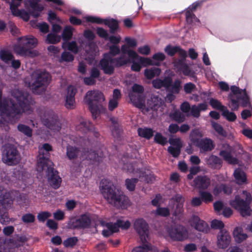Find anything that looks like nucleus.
Wrapping results in <instances>:
<instances>
[{"mask_svg":"<svg viewBox=\"0 0 252 252\" xmlns=\"http://www.w3.org/2000/svg\"><path fill=\"white\" fill-rule=\"evenodd\" d=\"M0 90V98L1 96ZM11 95L16 101V103L12 98L0 100V127L5 130L9 129V122L15 123L19 118L18 116L23 112L30 113L31 110L29 95L27 93L20 91L17 89L12 91Z\"/></svg>","mask_w":252,"mask_h":252,"instance_id":"f257e3e1","label":"nucleus"},{"mask_svg":"<svg viewBox=\"0 0 252 252\" xmlns=\"http://www.w3.org/2000/svg\"><path fill=\"white\" fill-rule=\"evenodd\" d=\"M132 92L129 94L131 102L137 107L141 109L143 113L146 114L150 110H158L162 109L163 101L157 96H153L148 99L146 104L145 100L142 96L144 91L143 87L138 84H134L132 87Z\"/></svg>","mask_w":252,"mask_h":252,"instance_id":"f03ea898","label":"nucleus"},{"mask_svg":"<svg viewBox=\"0 0 252 252\" xmlns=\"http://www.w3.org/2000/svg\"><path fill=\"white\" fill-rule=\"evenodd\" d=\"M100 189L109 203L115 207L123 209L126 208L128 205L129 200L127 197L108 180L104 179L101 181Z\"/></svg>","mask_w":252,"mask_h":252,"instance_id":"7ed1b4c3","label":"nucleus"},{"mask_svg":"<svg viewBox=\"0 0 252 252\" xmlns=\"http://www.w3.org/2000/svg\"><path fill=\"white\" fill-rule=\"evenodd\" d=\"M38 43L37 39L33 35H26L17 39L13 49L16 53L21 56L33 58L39 54L37 50L33 49Z\"/></svg>","mask_w":252,"mask_h":252,"instance_id":"20e7f679","label":"nucleus"},{"mask_svg":"<svg viewBox=\"0 0 252 252\" xmlns=\"http://www.w3.org/2000/svg\"><path fill=\"white\" fill-rule=\"evenodd\" d=\"M152 84L156 89L164 88L168 92L166 98L170 102L174 99L175 94L179 93L182 88V82L179 79L173 82L172 78L170 76L165 77L163 79H156L152 81Z\"/></svg>","mask_w":252,"mask_h":252,"instance_id":"39448f33","label":"nucleus"},{"mask_svg":"<svg viewBox=\"0 0 252 252\" xmlns=\"http://www.w3.org/2000/svg\"><path fill=\"white\" fill-rule=\"evenodd\" d=\"M231 93L228 95L230 100L229 107L232 111L237 110L239 106L243 107L251 106L250 98L246 89H240L235 86L231 87Z\"/></svg>","mask_w":252,"mask_h":252,"instance_id":"423d86ee","label":"nucleus"},{"mask_svg":"<svg viewBox=\"0 0 252 252\" xmlns=\"http://www.w3.org/2000/svg\"><path fill=\"white\" fill-rule=\"evenodd\" d=\"M252 200L251 193L246 191H243L240 194L236 195L234 199L231 200L229 204L242 217H246L250 216L251 214L252 210L250 205Z\"/></svg>","mask_w":252,"mask_h":252,"instance_id":"0eeeda50","label":"nucleus"},{"mask_svg":"<svg viewBox=\"0 0 252 252\" xmlns=\"http://www.w3.org/2000/svg\"><path fill=\"white\" fill-rule=\"evenodd\" d=\"M129 60L126 54H123L116 58L110 57L109 54H105L104 58L100 62V65L104 73L111 74L113 73L115 67H120L127 64Z\"/></svg>","mask_w":252,"mask_h":252,"instance_id":"6e6552de","label":"nucleus"},{"mask_svg":"<svg viewBox=\"0 0 252 252\" xmlns=\"http://www.w3.org/2000/svg\"><path fill=\"white\" fill-rule=\"evenodd\" d=\"M52 150V146L47 143L44 144L39 147V155L37 158L36 165L37 171H43L46 168L45 167L48 166V169L51 170L52 166H53V162L47 158L49 152Z\"/></svg>","mask_w":252,"mask_h":252,"instance_id":"1a4fd4ad","label":"nucleus"},{"mask_svg":"<svg viewBox=\"0 0 252 252\" xmlns=\"http://www.w3.org/2000/svg\"><path fill=\"white\" fill-rule=\"evenodd\" d=\"M32 82L28 83V86L35 91L38 88L46 87L51 81L49 73L42 70L34 71L32 74Z\"/></svg>","mask_w":252,"mask_h":252,"instance_id":"9d476101","label":"nucleus"},{"mask_svg":"<svg viewBox=\"0 0 252 252\" xmlns=\"http://www.w3.org/2000/svg\"><path fill=\"white\" fill-rule=\"evenodd\" d=\"M84 36L85 38V41L81 43V46H84L87 54L86 60L90 63L92 64L94 60V34L93 32L86 30L84 32Z\"/></svg>","mask_w":252,"mask_h":252,"instance_id":"9b49d317","label":"nucleus"},{"mask_svg":"<svg viewBox=\"0 0 252 252\" xmlns=\"http://www.w3.org/2000/svg\"><path fill=\"white\" fill-rule=\"evenodd\" d=\"M3 153V161L9 165H15L19 162L21 157L16 148L12 145L7 144L5 146Z\"/></svg>","mask_w":252,"mask_h":252,"instance_id":"f8f14e48","label":"nucleus"},{"mask_svg":"<svg viewBox=\"0 0 252 252\" xmlns=\"http://www.w3.org/2000/svg\"><path fill=\"white\" fill-rule=\"evenodd\" d=\"M166 231L170 238L175 241H182L189 237L187 229L181 225L172 226L166 228Z\"/></svg>","mask_w":252,"mask_h":252,"instance_id":"ddd939ff","label":"nucleus"},{"mask_svg":"<svg viewBox=\"0 0 252 252\" xmlns=\"http://www.w3.org/2000/svg\"><path fill=\"white\" fill-rule=\"evenodd\" d=\"M92 217L89 214L81 215L79 218H72L68 222V226L70 228H85L90 226Z\"/></svg>","mask_w":252,"mask_h":252,"instance_id":"4468645a","label":"nucleus"},{"mask_svg":"<svg viewBox=\"0 0 252 252\" xmlns=\"http://www.w3.org/2000/svg\"><path fill=\"white\" fill-rule=\"evenodd\" d=\"M44 168L46 169L43 171H37L41 173L42 176H45L47 178L49 183L53 188H59L61 185L62 180L57 172L54 170L53 166H52L51 170L48 169V166L45 167Z\"/></svg>","mask_w":252,"mask_h":252,"instance_id":"2eb2a0df","label":"nucleus"},{"mask_svg":"<svg viewBox=\"0 0 252 252\" xmlns=\"http://www.w3.org/2000/svg\"><path fill=\"white\" fill-rule=\"evenodd\" d=\"M121 50L122 53L123 54H127L130 58L137 59V61L140 62L142 66H146L154 64L151 59L140 57L136 52L132 49H129L125 44L121 46Z\"/></svg>","mask_w":252,"mask_h":252,"instance_id":"dca6fc26","label":"nucleus"},{"mask_svg":"<svg viewBox=\"0 0 252 252\" xmlns=\"http://www.w3.org/2000/svg\"><path fill=\"white\" fill-rule=\"evenodd\" d=\"M134 228L139 234L143 243L146 241L148 236V224L143 219H136L133 223Z\"/></svg>","mask_w":252,"mask_h":252,"instance_id":"f3484780","label":"nucleus"},{"mask_svg":"<svg viewBox=\"0 0 252 252\" xmlns=\"http://www.w3.org/2000/svg\"><path fill=\"white\" fill-rule=\"evenodd\" d=\"M222 149L220 153V155L228 163L232 164L237 163V159L233 157L234 153V148L228 144L224 143L222 145Z\"/></svg>","mask_w":252,"mask_h":252,"instance_id":"a211bd4d","label":"nucleus"},{"mask_svg":"<svg viewBox=\"0 0 252 252\" xmlns=\"http://www.w3.org/2000/svg\"><path fill=\"white\" fill-rule=\"evenodd\" d=\"M231 236L225 229L220 230L217 236V245L219 248L224 249L231 242Z\"/></svg>","mask_w":252,"mask_h":252,"instance_id":"6ab92c4d","label":"nucleus"},{"mask_svg":"<svg viewBox=\"0 0 252 252\" xmlns=\"http://www.w3.org/2000/svg\"><path fill=\"white\" fill-rule=\"evenodd\" d=\"M189 223L192 227L198 231L208 233L210 230L208 224L204 220H200L198 216H192L189 220Z\"/></svg>","mask_w":252,"mask_h":252,"instance_id":"aec40b11","label":"nucleus"},{"mask_svg":"<svg viewBox=\"0 0 252 252\" xmlns=\"http://www.w3.org/2000/svg\"><path fill=\"white\" fill-rule=\"evenodd\" d=\"M43 123L49 129L50 134L54 135L55 133L59 131L61 129V125L57 121L56 116L52 115L43 120Z\"/></svg>","mask_w":252,"mask_h":252,"instance_id":"412c9836","label":"nucleus"},{"mask_svg":"<svg viewBox=\"0 0 252 252\" xmlns=\"http://www.w3.org/2000/svg\"><path fill=\"white\" fill-rule=\"evenodd\" d=\"M169 143L172 145L168 149V152L174 157H178L181 152L182 142L180 138L171 137L169 140Z\"/></svg>","mask_w":252,"mask_h":252,"instance_id":"4be33fe9","label":"nucleus"},{"mask_svg":"<svg viewBox=\"0 0 252 252\" xmlns=\"http://www.w3.org/2000/svg\"><path fill=\"white\" fill-rule=\"evenodd\" d=\"M173 200H174L176 204V209L173 213V215L176 219L179 220L183 216L184 212L183 206L185 199L182 196L177 194L175 196Z\"/></svg>","mask_w":252,"mask_h":252,"instance_id":"5701e85b","label":"nucleus"},{"mask_svg":"<svg viewBox=\"0 0 252 252\" xmlns=\"http://www.w3.org/2000/svg\"><path fill=\"white\" fill-rule=\"evenodd\" d=\"M76 93V88L72 85L69 86L66 90L65 95V107L67 109H73L75 107V102L74 96Z\"/></svg>","mask_w":252,"mask_h":252,"instance_id":"b1692460","label":"nucleus"},{"mask_svg":"<svg viewBox=\"0 0 252 252\" xmlns=\"http://www.w3.org/2000/svg\"><path fill=\"white\" fill-rule=\"evenodd\" d=\"M25 6L27 8L32 10L31 15L34 17H37L40 12L43 9V5L39 3L38 0H28L25 1Z\"/></svg>","mask_w":252,"mask_h":252,"instance_id":"393cba45","label":"nucleus"},{"mask_svg":"<svg viewBox=\"0 0 252 252\" xmlns=\"http://www.w3.org/2000/svg\"><path fill=\"white\" fill-rule=\"evenodd\" d=\"M104 24L107 26L110 29V32L112 33H116L119 29V24L117 20L113 18L101 19L99 17H95V24Z\"/></svg>","mask_w":252,"mask_h":252,"instance_id":"a878e982","label":"nucleus"},{"mask_svg":"<svg viewBox=\"0 0 252 252\" xmlns=\"http://www.w3.org/2000/svg\"><path fill=\"white\" fill-rule=\"evenodd\" d=\"M12 203L10 193L0 186V207L9 208Z\"/></svg>","mask_w":252,"mask_h":252,"instance_id":"bb28decb","label":"nucleus"},{"mask_svg":"<svg viewBox=\"0 0 252 252\" xmlns=\"http://www.w3.org/2000/svg\"><path fill=\"white\" fill-rule=\"evenodd\" d=\"M105 97L103 94L99 91L95 92V115L97 112L103 113L105 112L103 102Z\"/></svg>","mask_w":252,"mask_h":252,"instance_id":"cd10ccee","label":"nucleus"},{"mask_svg":"<svg viewBox=\"0 0 252 252\" xmlns=\"http://www.w3.org/2000/svg\"><path fill=\"white\" fill-rule=\"evenodd\" d=\"M196 146L200 148L201 152L211 151L215 147L213 141L211 139L207 138L201 139Z\"/></svg>","mask_w":252,"mask_h":252,"instance_id":"c85d7f7f","label":"nucleus"},{"mask_svg":"<svg viewBox=\"0 0 252 252\" xmlns=\"http://www.w3.org/2000/svg\"><path fill=\"white\" fill-rule=\"evenodd\" d=\"M94 92L93 91H88L85 96L84 102L91 112L93 116L94 114Z\"/></svg>","mask_w":252,"mask_h":252,"instance_id":"c756f323","label":"nucleus"},{"mask_svg":"<svg viewBox=\"0 0 252 252\" xmlns=\"http://www.w3.org/2000/svg\"><path fill=\"white\" fill-rule=\"evenodd\" d=\"M233 176L235 182L238 185H244L248 183V180L246 174L240 168L236 169L234 173Z\"/></svg>","mask_w":252,"mask_h":252,"instance_id":"7c9ffc66","label":"nucleus"},{"mask_svg":"<svg viewBox=\"0 0 252 252\" xmlns=\"http://www.w3.org/2000/svg\"><path fill=\"white\" fill-rule=\"evenodd\" d=\"M193 186L199 189H207L210 185V180L206 176H198L193 181Z\"/></svg>","mask_w":252,"mask_h":252,"instance_id":"2f4dec72","label":"nucleus"},{"mask_svg":"<svg viewBox=\"0 0 252 252\" xmlns=\"http://www.w3.org/2000/svg\"><path fill=\"white\" fill-rule=\"evenodd\" d=\"M175 66L182 71L185 75L193 76V72L190 69L189 66L183 60L176 61Z\"/></svg>","mask_w":252,"mask_h":252,"instance_id":"473e14b6","label":"nucleus"},{"mask_svg":"<svg viewBox=\"0 0 252 252\" xmlns=\"http://www.w3.org/2000/svg\"><path fill=\"white\" fill-rule=\"evenodd\" d=\"M27 240L25 236H17L16 240L9 239L5 242V244L7 245L8 249L18 247Z\"/></svg>","mask_w":252,"mask_h":252,"instance_id":"72a5a7b5","label":"nucleus"},{"mask_svg":"<svg viewBox=\"0 0 252 252\" xmlns=\"http://www.w3.org/2000/svg\"><path fill=\"white\" fill-rule=\"evenodd\" d=\"M233 236L235 241L237 243H241L246 240L248 237L247 235L243 232L241 227H237L233 231Z\"/></svg>","mask_w":252,"mask_h":252,"instance_id":"f704fd0d","label":"nucleus"},{"mask_svg":"<svg viewBox=\"0 0 252 252\" xmlns=\"http://www.w3.org/2000/svg\"><path fill=\"white\" fill-rule=\"evenodd\" d=\"M62 48L64 50H68L73 53L76 54L80 51V48L78 46L76 41L71 42L63 41L62 43Z\"/></svg>","mask_w":252,"mask_h":252,"instance_id":"c9c22d12","label":"nucleus"},{"mask_svg":"<svg viewBox=\"0 0 252 252\" xmlns=\"http://www.w3.org/2000/svg\"><path fill=\"white\" fill-rule=\"evenodd\" d=\"M161 73V70L156 67L146 69L144 71V75L148 79H152L155 76H158Z\"/></svg>","mask_w":252,"mask_h":252,"instance_id":"e433bc0d","label":"nucleus"},{"mask_svg":"<svg viewBox=\"0 0 252 252\" xmlns=\"http://www.w3.org/2000/svg\"><path fill=\"white\" fill-rule=\"evenodd\" d=\"M127 160V158L123 157L121 161L119 162V166L124 170H127L129 172H134V165L131 164V163H128Z\"/></svg>","mask_w":252,"mask_h":252,"instance_id":"4c0bfd02","label":"nucleus"},{"mask_svg":"<svg viewBox=\"0 0 252 252\" xmlns=\"http://www.w3.org/2000/svg\"><path fill=\"white\" fill-rule=\"evenodd\" d=\"M203 135L201 131L199 129H194L192 130L190 133L189 138L190 141L194 144L197 145L199 143L201 138Z\"/></svg>","mask_w":252,"mask_h":252,"instance_id":"58836bf2","label":"nucleus"},{"mask_svg":"<svg viewBox=\"0 0 252 252\" xmlns=\"http://www.w3.org/2000/svg\"><path fill=\"white\" fill-rule=\"evenodd\" d=\"M186 18L187 22L191 25L198 26L200 24L199 19L190 11H186Z\"/></svg>","mask_w":252,"mask_h":252,"instance_id":"ea45409f","label":"nucleus"},{"mask_svg":"<svg viewBox=\"0 0 252 252\" xmlns=\"http://www.w3.org/2000/svg\"><path fill=\"white\" fill-rule=\"evenodd\" d=\"M106 227L107 229H104L102 231V234L105 237H108L113 233L118 231V225L114 224L112 222L107 223Z\"/></svg>","mask_w":252,"mask_h":252,"instance_id":"a19ab883","label":"nucleus"},{"mask_svg":"<svg viewBox=\"0 0 252 252\" xmlns=\"http://www.w3.org/2000/svg\"><path fill=\"white\" fill-rule=\"evenodd\" d=\"M222 191L226 194H230L232 192L231 188L226 187L224 185H217L213 190V193L215 195H218Z\"/></svg>","mask_w":252,"mask_h":252,"instance_id":"79ce46f5","label":"nucleus"},{"mask_svg":"<svg viewBox=\"0 0 252 252\" xmlns=\"http://www.w3.org/2000/svg\"><path fill=\"white\" fill-rule=\"evenodd\" d=\"M132 252H157L156 247H152L150 244H146L143 246L135 248Z\"/></svg>","mask_w":252,"mask_h":252,"instance_id":"37998d69","label":"nucleus"},{"mask_svg":"<svg viewBox=\"0 0 252 252\" xmlns=\"http://www.w3.org/2000/svg\"><path fill=\"white\" fill-rule=\"evenodd\" d=\"M138 133L140 136L150 139L153 135V130L151 128L144 127L139 128L138 129Z\"/></svg>","mask_w":252,"mask_h":252,"instance_id":"c03bdc74","label":"nucleus"},{"mask_svg":"<svg viewBox=\"0 0 252 252\" xmlns=\"http://www.w3.org/2000/svg\"><path fill=\"white\" fill-rule=\"evenodd\" d=\"M9 208H3L0 207V222L3 224H6L11 221L6 213V211Z\"/></svg>","mask_w":252,"mask_h":252,"instance_id":"a18cd8bd","label":"nucleus"},{"mask_svg":"<svg viewBox=\"0 0 252 252\" xmlns=\"http://www.w3.org/2000/svg\"><path fill=\"white\" fill-rule=\"evenodd\" d=\"M74 29L71 26H66L63 32L62 38L63 41H67L72 37Z\"/></svg>","mask_w":252,"mask_h":252,"instance_id":"49530a36","label":"nucleus"},{"mask_svg":"<svg viewBox=\"0 0 252 252\" xmlns=\"http://www.w3.org/2000/svg\"><path fill=\"white\" fill-rule=\"evenodd\" d=\"M199 195L203 202L205 203L211 202L213 200V196L212 194L206 190H200Z\"/></svg>","mask_w":252,"mask_h":252,"instance_id":"de8ad7c7","label":"nucleus"},{"mask_svg":"<svg viewBox=\"0 0 252 252\" xmlns=\"http://www.w3.org/2000/svg\"><path fill=\"white\" fill-rule=\"evenodd\" d=\"M61 37L57 33L51 32L47 35L46 42L48 44H56L59 42Z\"/></svg>","mask_w":252,"mask_h":252,"instance_id":"09e8293b","label":"nucleus"},{"mask_svg":"<svg viewBox=\"0 0 252 252\" xmlns=\"http://www.w3.org/2000/svg\"><path fill=\"white\" fill-rule=\"evenodd\" d=\"M207 163L214 168H218L220 166L222 162L219 157L212 155L209 158Z\"/></svg>","mask_w":252,"mask_h":252,"instance_id":"8fccbe9b","label":"nucleus"},{"mask_svg":"<svg viewBox=\"0 0 252 252\" xmlns=\"http://www.w3.org/2000/svg\"><path fill=\"white\" fill-rule=\"evenodd\" d=\"M221 112L223 117L229 122H233L235 121L237 118V116L235 113L229 111L226 107L224 108Z\"/></svg>","mask_w":252,"mask_h":252,"instance_id":"3c124183","label":"nucleus"},{"mask_svg":"<svg viewBox=\"0 0 252 252\" xmlns=\"http://www.w3.org/2000/svg\"><path fill=\"white\" fill-rule=\"evenodd\" d=\"M74 60V56L72 54L67 51H64L62 53L61 56L59 59V62L60 63L71 62Z\"/></svg>","mask_w":252,"mask_h":252,"instance_id":"603ef678","label":"nucleus"},{"mask_svg":"<svg viewBox=\"0 0 252 252\" xmlns=\"http://www.w3.org/2000/svg\"><path fill=\"white\" fill-rule=\"evenodd\" d=\"M13 58V56L10 52L4 50L0 51V59L4 63H8Z\"/></svg>","mask_w":252,"mask_h":252,"instance_id":"864d4df0","label":"nucleus"},{"mask_svg":"<svg viewBox=\"0 0 252 252\" xmlns=\"http://www.w3.org/2000/svg\"><path fill=\"white\" fill-rule=\"evenodd\" d=\"M18 130L28 137L32 136V129L24 124H19L17 126Z\"/></svg>","mask_w":252,"mask_h":252,"instance_id":"5fc2aeb1","label":"nucleus"},{"mask_svg":"<svg viewBox=\"0 0 252 252\" xmlns=\"http://www.w3.org/2000/svg\"><path fill=\"white\" fill-rule=\"evenodd\" d=\"M156 216H159L163 217H168L170 215L169 209L167 207H158L157 209L153 211Z\"/></svg>","mask_w":252,"mask_h":252,"instance_id":"6e6d98bb","label":"nucleus"},{"mask_svg":"<svg viewBox=\"0 0 252 252\" xmlns=\"http://www.w3.org/2000/svg\"><path fill=\"white\" fill-rule=\"evenodd\" d=\"M78 150L75 147L68 146L66 149V155L70 159L74 158L77 155Z\"/></svg>","mask_w":252,"mask_h":252,"instance_id":"4d7b16f0","label":"nucleus"},{"mask_svg":"<svg viewBox=\"0 0 252 252\" xmlns=\"http://www.w3.org/2000/svg\"><path fill=\"white\" fill-rule=\"evenodd\" d=\"M173 119L178 122H182L185 119V115L179 110L175 111L171 115Z\"/></svg>","mask_w":252,"mask_h":252,"instance_id":"13d9d810","label":"nucleus"},{"mask_svg":"<svg viewBox=\"0 0 252 252\" xmlns=\"http://www.w3.org/2000/svg\"><path fill=\"white\" fill-rule=\"evenodd\" d=\"M210 104L213 108L219 110L221 111L225 107V106L222 105L218 100L213 98L210 99Z\"/></svg>","mask_w":252,"mask_h":252,"instance_id":"bf43d9fd","label":"nucleus"},{"mask_svg":"<svg viewBox=\"0 0 252 252\" xmlns=\"http://www.w3.org/2000/svg\"><path fill=\"white\" fill-rule=\"evenodd\" d=\"M127 58L129 60V62L128 63H130L131 61L132 63L131 69L134 71H139L142 68V65L140 62L137 61V59L130 58L129 56L128 57H127Z\"/></svg>","mask_w":252,"mask_h":252,"instance_id":"052dcab7","label":"nucleus"},{"mask_svg":"<svg viewBox=\"0 0 252 252\" xmlns=\"http://www.w3.org/2000/svg\"><path fill=\"white\" fill-rule=\"evenodd\" d=\"M13 14L15 16L20 17L25 21H28L30 19V13L25 10H18L15 12V13H13Z\"/></svg>","mask_w":252,"mask_h":252,"instance_id":"680f3d73","label":"nucleus"},{"mask_svg":"<svg viewBox=\"0 0 252 252\" xmlns=\"http://www.w3.org/2000/svg\"><path fill=\"white\" fill-rule=\"evenodd\" d=\"M139 178L143 180L147 181V183L152 182L153 180H155V177L150 174L149 175L148 173H146L145 172H143V171H139Z\"/></svg>","mask_w":252,"mask_h":252,"instance_id":"e2e57ef3","label":"nucleus"},{"mask_svg":"<svg viewBox=\"0 0 252 252\" xmlns=\"http://www.w3.org/2000/svg\"><path fill=\"white\" fill-rule=\"evenodd\" d=\"M114 224L118 225V229L121 227L124 229H126L128 228L130 225V222L128 220H124L122 219H119L117 220L116 223H114Z\"/></svg>","mask_w":252,"mask_h":252,"instance_id":"0e129e2a","label":"nucleus"},{"mask_svg":"<svg viewBox=\"0 0 252 252\" xmlns=\"http://www.w3.org/2000/svg\"><path fill=\"white\" fill-rule=\"evenodd\" d=\"M137 182V179L135 178L131 179H126V186L127 189L132 191L134 189L135 184Z\"/></svg>","mask_w":252,"mask_h":252,"instance_id":"69168bd1","label":"nucleus"},{"mask_svg":"<svg viewBox=\"0 0 252 252\" xmlns=\"http://www.w3.org/2000/svg\"><path fill=\"white\" fill-rule=\"evenodd\" d=\"M212 125L213 128L220 135L225 136L226 132L223 127L219 124L215 122H212Z\"/></svg>","mask_w":252,"mask_h":252,"instance_id":"338daca9","label":"nucleus"},{"mask_svg":"<svg viewBox=\"0 0 252 252\" xmlns=\"http://www.w3.org/2000/svg\"><path fill=\"white\" fill-rule=\"evenodd\" d=\"M154 140L157 143L162 145H164L167 142V138L163 137L160 133L156 134Z\"/></svg>","mask_w":252,"mask_h":252,"instance_id":"774afa93","label":"nucleus"}]
</instances>
